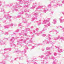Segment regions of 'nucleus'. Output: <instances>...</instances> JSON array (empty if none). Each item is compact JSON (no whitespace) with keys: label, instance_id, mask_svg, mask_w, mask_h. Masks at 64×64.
Listing matches in <instances>:
<instances>
[{"label":"nucleus","instance_id":"obj_1","mask_svg":"<svg viewBox=\"0 0 64 64\" xmlns=\"http://www.w3.org/2000/svg\"><path fill=\"white\" fill-rule=\"evenodd\" d=\"M24 36H28V38H24V40L23 39H22V38H23V37L22 36L21 37H19L18 39V40L17 41L18 43L17 44V45H20V46H22V44L23 43H24L26 44V45H27L28 44V42H26V40H27L28 39H32V38L33 37V35L31 36H28L27 35V34L26 33H25L24 34Z\"/></svg>","mask_w":64,"mask_h":64},{"label":"nucleus","instance_id":"obj_2","mask_svg":"<svg viewBox=\"0 0 64 64\" xmlns=\"http://www.w3.org/2000/svg\"><path fill=\"white\" fill-rule=\"evenodd\" d=\"M5 6L7 7L9 6L10 7H12V12L13 13H14L15 11L16 12L18 11V9L17 8L18 7L21 8L22 7L19 4H17L16 3L11 4L10 5L8 4L5 5Z\"/></svg>","mask_w":64,"mask_h":64},{"label":"nucleus","instance_id":"obj_3","mask_svg":"<svg viewBox=\"0 0 64 64\" xmlns=\"http://www.w3.org/2000/svg\"><path fill=\"white\" fill-rule=\"evenodd\" d=\"M0 10H0V12H3L4 14V18H6V19H9V21H11V19H10V18L12 17V16H9L8 13L6 12L5 10L3 8H0Z\"/></svg>","mask_w":64,"mask_h":64},{"label":"nucleus","instance_id":"obj_4","mask_svg":"<svg viewBox=\"0 0 64 64\" xmlns=\"http://www.w3.org/2000/svg\"><path fill=\"white\" fill-rule=\"evenodd\" d=\"M3 56L4 57L5 59L2 60V62H0V64H6L7 60H8V58L10 57V56L7 52H4L3 55Z\"/></svg>","mask_w":64,"mask_h":64},{"label":"nucleus","instance_id":"obj_5","mask_svg":"<svg viewBox=\"0 0 64 64\" xmlns=\"http://www.w3.org/2000/svg\"><path fill=\"white\" fill-rule=\"evenodd\" d=\"M14 40H15V39L14 38V37L12 38L10 40V42H11V43H10V45L11 47H13V46L14 47H16L17 45H15L13 42Z\"/></svg>","mask_w":64,"mask_h":64},{"label":"nucleus","instance_id":"obj_6","mask_svg":"<svg viewBox=\"0 0 64 64\" xmlns=\"http://www.w3.org/2000/svg\"><path fill=\"white\" fill-rule=\"evenodd\" d=\"M32 15H35L31 19V21H34L35 19H37V16H37L38 15V13L33 12L32 13Z\"/></svg>","mask_w":64,"mask_h":64},{"label":"nucleus","instance_id":"obj_7","mask_svg":"<svg viewBox=\"0 0 64 64\" xmlns=\"http://www.w3.org/2000/svg\"><path fill=\"white\" fill-rule=\"evenodd\" d=\"M14 25V24H9L8 25H5L4 26L5 29H8L10 27H12V26Z\"/></svg>","mask_w":64,"mask_h":64},{"label":"nucleus","instance_id":"obj_8","mask_svg":"<svg viewBox=\"0 0 64 64\" xmlns=\"http://www.w3.org/2000/svg\"><path fill=\"white\" fill-rule=\"evenodd\" d=\"M32 5L35 7H38V6H40V2L38 3V4L36 2H34Z\"/></svg>","mask_w":64,"mask_h":64},{"label":"nucleus","instance_id":"obj_9","mask_svg":"<svg viewBox=\"0 0 64 64\" xmlns=\"http://www.w3.org/2000/svg\"><path fill=\"white\" fill-rule=\"evenodd\" d=\"M29 30H30V29L26 28L25 30H22V32H23L24 33V34L25 33V32H27V31H29Z\"/></svg>","mask_w":64,"mask_h":64},{"label":"nucleus","instance_id":"obj_10","mask_svg":"<svg viewBox=\"0 0 64 64\" xmlns=\"http://www.w3.org/2000/svg\"><path fill=\"white\" fill-rule=\"evenodd\" d=\"M18 57H17L15 58H11V60L12 61H16L18 59Z\"/></svg>","mask_w":64,"mask_h":64},{"label":"nucleus","instance_id":"obj_11","mask_svg":"<svg viewBox=\"0 0 64 64\" xmlns=\"http://www.w3.org/2000/svg\"><path fill=\"white\" fill-rule=\"evenodd\" d=\"M36 59V58H35V57H34L32 58V61H34V62H33L34 64H37V63L34 62V61H35L36 60L34 59Z\"/></svg>","mask_w":64,"mask_h":64},{"label":"nucleus","instance_id":"obj_12","mask_svg":"<svg viewBox=\"0 0 64 64\" xmlns=\"http://www.w3.org/2000/svg\"><path fill=\"white\" fill-rule=\"evenodd\" d=\"M5 44V42H4L2 40H0V45H4Z\"/></svg>","mask_w":64,"mask_h":64},{"label":"nucleus","instance_id":"obj_13","mask_svg":"<svg viewBox=\"0 0 64 64\" xmlns=\"http://www.w3.org/2000/svg\"><path fill=\"white\" fill-rule=\"evenodd\" d=\"M22 22L23 23H26L27 22V20L26 19V18H22Z\"/></svg>","mask_w":64,"mask_h":64},{"label":"nucleus","instance_id":"obj_14","mask_svg":"<svg viewBox=\"0 0 64 64\" xmlns=\"http://www.w3.org/2000/svg\"><path fill=\"white\" fill-rule=\"evenodd\" d=\"M12 50V48H5L4 50H2L4 51H7V50H9L10 51H11V50Z\"/></svg>","mask_w":64,"mask_h":64},{"label":"nucleus","instance_id":"obj_15","mask_svg":"<svg viewBox=\"0 0 64 64\" xmlns=\"http://www.w3.org/2000/svg\"><path fill=\"white\" fill-rule=\"evenodd\" d=\"M35 32V30H31L30 32V34H31L32 35V34H34V33Z\"/></svg>","mask_w":64,"mask_h":64},{"label":"nucleus","instance_id":"obj_16","mask_svg":"<svg viewBox=\"0 0 64 64\" xmlns=\"http://www.w3.org/2000/svg\"><path fill=\"white\" fill-rule=\"evenodd\" d=\"M2 2H3V4H4V5H5V1L2 2V1L0 0V6H1L2 5Z\"/></svg>","mask_w":64,"mask_h":64},{"label":"nucleus","instance_id":"obj_17","mask_svg":"<svg viewBox=\"0 0 64 64\" xmlns=\"http://www.w3.org/2000/svg\"><path fill=\"white\" fill-rule=\"evenodd\" d=\"M21 56H22V57H24V56H26V57L27 58L28 57V56H27V54H25V52L23 54H22V55H20Z\"/></svg>","mask_w":64,"mask_h":64},{"label":"nucleus","instance_id":"obj_18","mask_svg":"<svg viewBox=\"0 0 64 64\" xmlns=\"http://www.w3.org/2000/svg\"><path fill=\"white\" fill-rule=\"evenodd\" d=\"M31 62L29 60H27L26 61V62L25 63V64H28L29 63H30Z\"/></svg>","mask_w":64,"mask_h":64},{"label":"nucleus","instance_id":"obj_19","mask_svg":"<svg viewBox=\"0 0 64 64\" xmlns=\"http://www.w3.org/2000/svg\"><path fill=\"white\" fill-rule=\"evenodd\" d=\"M28 43H32V44H33V40L32 39V38H30V40H29V41L28 42Z\"/></svg>","mask_w":64,"mask_h":64},{"label":"nucleus","instance_id":"obj_20","mask_svg":"<svg viewBox=\"0 0 64 64\" xmlns=\"http://www.w3.org/2000/svg\"><path fill=\"white\" fill-rule=\"evenodd\" d=\"M36 7L37 8L36 10V11H38L39 9H40V6H37Z\"/></svg>","mask_w":64,"mask_h":64},{"label":"nucleus","instance_id":"obj_21","mask_svg":"<svg viewBox=\"0 0 64 64\" xmlns=\"http://www.w3.org/2000/svg\"><path fill=\"white\" fill-rule=\"evenodd\" d=\"M19 56V59L20 60H23V57H22V56L20 55Z\"/></svg>","mask_w":64,"mask_h":64},{"label":"nucleus","instance_id":"obj_22","mask_svg":"<svg viewBox=\"0 0 64 64\" xmlns=\"http://www.w3.org/2000/svg\"><path fill=\"white\" fill-rule=\"evenodd\" d=\"M24 11L25 12H29V10L27 9H26L24 10Z\"/></svg>","mask_w":64,"mask_h":64},{"label":"nucleus","instance_id":"obj_23","mask_svg":"<svg viewBox=\"0 0 64 64\" xmlns=\"http://www.w3.org/2000/svg\"><path fill=\"white\" fill-rule=\"evenodd\" d=\"M3 23L4 24H7L8 22H7V20H4L3 21Z\"/></svg>","mask_w":64,"mask_h":64},{"label":"nucleus","instance_id":"obj_24","mask_svg":"<svg viewBox=\"0 0 64 64\" xmlns=\"http://www.w3.org/2000/svg\"><path fill=\"white\" fill-rule=\"evenodd\" d=\"M24 8H26L27 7V8H28V7H29V5L28 4V5H26L25 6H24Z\"/></svg>","mask_w":64,"mask_h":64},{"label":"nucleus","instance_id":"obj_25","mask_svg":"<svg viewBox=\"0 0 64 64\" xmlns=\"http://www.w3.org/2000/svg\"><path fill=\"white\" fill-rule=\"evenodd\" d=\"M4 35H6V36H7V35H8L9 33H8V32H6L5 33H4Z\"/></svg>","mask_w":64,"mask_h":64},{"label":"nucleus","instance_id":"obj_26","mask_svg":"<svg viewBox=\"0 0 64 64\" xmlns=\"http://www.w3.org/2000/svg\"><path fill=\"white\" fill-rule=\"evenodd\" d=\"M36 35H37L38 36H39V35H40V33H35Z\"/></svg>","mask_w":64,"mask_h":64},{"label":"nucleus","instance_id":"obj_27","mask_svg":"<svg viewBox=\"0 0 64 64\" xmlns=\"http://www.w3.org/2000/svg\"><path fill=\"white\" fill-rule=\"evenodd\" d=\"M35 8V7L32 5V7L30 8V9H34Z\"/></svg>","mask_w":64,"mask_h":64},{"label":"nucleus","instance_id":"obj_28","mask_svg":"<svg viewBox=\"0 0 64 64\" xmlns=\"http://www.w3.org/2000/svg\"><path fill=\"white\" fill-rule=\"evenodd\" d=\"M35 47H36L35 46H32V48L30 49V50H31L32 49H34V48Z\"/></svg>","mask_w":64,"mask_h":64},{"label":"nucleus","instance_id":"obj_29","mask_svg":"<svg viewBox=\"0 0 64 64\" xmlns=\"http://www.w3.org/2000/svg\"><path fill=\"white\" fill-rule=\"evenodd\" d=\"M24 13V12H23V11H22L21 12L18 13V14H23Z\"/></svg>","mask_w":64,"mask_h":64},{"label":"nucleus","instance_id":"obj_30","mask_svg":"<svg viewBox=\"0 0 64 64\" xmlns=\"http://www.w3.org/2000/svg\"><path fill=\"white\" fill-rule=\"evenodd\" d=\"M21 17V15H19L18 14L17 16V17L18 18H20V17Z\"/></svg>","mask_w":64,"mask_h":64},{"label":"nucleus","instance_id":"obj_31","mask_svg":"<svg viewBox=\"0 0 64 64\" xmlns=\"http://www.w3.org/2000/svg\"><path fill=\"white\" fill-rule=\"evenodd\" d=\"M18 27H20V26H21V23H20L18 24Z\"/></svg>","mask_w":64,"mask_h":64},{"label":"nucleus","instance_id":"obj_32","mask_svg":"<svg viewBox=\"0 0 64 64\" xmlns=\"http://www.w3.org/2000/svg\"><path fill=\"white\" fill-rule=\"evenodd\" d=\"M8 38H4V40H5V39L6 40H8Z\"/></svg>","mask_w":64,"mask_h":64},{"label":"nucleus","instance_id":"obj_33","mask_svg":"<svg viewBox=\"0 0 64 64\" xmlns=\"http://www.w3.org/2000/svg\"><path fill=\"white\" fill-rule=\"evenodd\" d=\"M19 30L18 29L17 30L15 31V32H18V31Z\"/></svg>","mask_w":64,"mask_h":64},{"label":"nucleus","instance_id":"obj_34","mask_svg":"<svg viewBox=\"0 0 64 64\" xmlns=\"http://www.w3.org/2000/svg\"><path fill=\"white\" fill-rule=\"evenodd\" d=\"M28 46H32V44H29L28 45Z\"/></svg>","mask_w":64,"mask_h":64},{"label":"nucleus","instance_id":"obj_35","mask_svg":"<svg viewBox=\"0 0 64 64\" xmlns=\"http://www.w3.org/2000/svg\"><path fill=\"white\" fill-rule=\"evenodd\" d=\"M16 18H17V17L16 16H14V17L12 18L14 19H16Z\"/></svg>","mask_w":64,"mask_h":64},{"label":"nucleus","instance_id":"obj_36","mask_svg":"<svg viewBox=\"0 0 64 64\" xmlns=\"http://www.w3.org/2000/svg\"><path fill=\"white\" fill-rule=\"evenodd\" d=\"M0 31H1V32L2 33V34H4V32L2 31L1 30H0Z\"/></svg>","mask_w":64,"mask_h":64},{"label":"nucleus","instance_id":"obj_37","mask_svg":"<svg viewBox=\"0 0 64 64\" xmlns=\"http://www.w3.org/2000/svg\"><path fill=\"white\" fill-rule=\"evenodd\" d=\"M20 4H24V2H23L21 1V2H20Z\"/></svg>","mask_w":64,"mask_h":64},{"label":"nucleus","instance_id":"obj_38","mask_svg":"<svg viewBox=\"0 0 64 64\" xmlns=\"http://www.w3.org/2000/svg\"><path fill=\"white\" fill-rule=\"evenodd\" d=\"M23 52V53H25V52H26V50L24 49Z\"/></svg>","mask_w":64,"mask_h":64},{"label":"nucleus","instance_id":"obj_39","mask_svg":"<svg viewBox=\"0 0 64 64\" xmlns=\"http://www.w3.org/2000/svg\"><path fill=\"white\" fill-rule=\"evenodd\" d=\"M13 34H14V35H16L15 32H13Z\"/></svg>","mask_w":64,"mask_h":64},{"label":"nucleus","instance_id":"obj_40","mask_svg":"<svg viewBox=\"0 0 64 64\" xmlns=\"http://www.w3.org/2000/svg\"><path fill=\"white\" fill-rule=\"evenodd\" d=\"M18 0V1L19 2H21V1H22V0Z\"/></svg>","mask_w":64,"mask_h":64},{"label":"nucleus","instance_id":"obj_41","mask_svg":"<svg viewBox=\"0 0 64 64\" xmlns=\"http://www.w3.org/2000/svg\"><path fill=\"white\" fill-rule=\"evenodd\" d=\"M25 48L26 49V50L28 49V47H26Z\"/></svg>","mask_w":64,"mask_h":64},{"label":"nucleus","instance_id":"obj_42","mask_svg":"<svg viewBox=\"0 0 64 64\" xmlns=\"http://www.w3.org/2000/svg\"><path fill=\"white\" fill-rule=\"evenodd\" d=\"M26 16H28V15H29V14H28L27 13H26Z\"/></svg>","mask_w":64,"mask_h":64},{"label":"nucleus","instance_id":"obj_43","mask_svg":"<svg viewBox=\"0 0 64 64\" xmlns=\"http://www.w3.org/2000/svg\"><path fill=\"white\" fill-rule=\"evenodd\" d=\"M20 52V53H23V51L22 52V51H21Z\"/></svg>","mask_w":64,"mask_h":64},{"label":"nucleus","instance_id":"obj_44","mask_svg":"<svg viewBox=\"0 0 64 64\" xmlns=\"http://www.w3.org/2000/svg\"><path fill=\"white\" fill-rule=\"evenodd\" d=\"M36 31H37L39 30V29L37 28H36Z\"/></svg>","mask_w":64,"mask_h":64},{"label":"nucleus","instance_id":"obj_45","mask_svg":"<svg viewBox=\"0 0 64 64\" xmlns=\"http://www.w3.org/2000/svg\"><path fill=\"white\" fill-rule=\"evenodd\" d=\"M37 46H39V45H40V44H37Z\"/></svg>","mask_w":64,"mask_h":64},{"label":"nucleus","instance_id":"obj_46","mask_svg":"<svg viewBox=\"0 0 64 64\" xmlns=\"http://www.w3.org/2000/svg\"><path fill=\"white\" fill-rule=\"evenodd\" d=\"M19 34V36H21V35H22V34L20 33L19 34Z\"/></svg>","mask_w":64,"mask_h":64},{"label":"nucleus","instance_id":"obj_47","mask_svg":"<svg viewBox=\"0 0 64 64\" xmlns=\"http://www.w3.org/2000/svg\"><path fill=\"white\" fill-rule=\"evenodd\" d=\"M28 17H30V16H31V15H30V14H28Z\"/></svg>","mask_w":64,"mask_h":64},{"label":"nucleus","instance_id":"obj_48","mask_svg":"<svg viewBox=\"0 0 64 64\" xmlns=\"http://www.w3.org/2000/svg\"><path fill=\"white\" fill-rule=\"evenodd\" d=\"M40 23H39V24H38V26H39V25H40Z\"/></svg>","mask_w":64,"mask_h":64},{"label":"nucleus","instance_id":"obj_49","mask_svg":"<svg viewBox=\"0 0 64 64\" xmlns=\"http://www.w3.org/2000/svg\"><path fill=\"white\" fill-rule=\"evenodd\" d=\"M16 53H17V52H18V50H17V51L16 50Z\"/></svg>","mask_w":64,"mask_h":64},{"label":"nucleus","instance_id":"obj_50","mask_svg":"<svg viewBox=\"0 0 64 64\" xmlns=\"http://www.w3.org/2000/svg\"><path fill=\"white\" fill-rule=\"evenodd\" d=\"M31 28H32H32H33V26H32L31 27Z\"/></svg>","mask_w":64,"mask_h":64},{"label":"nucleus","instance_id":"obj_51","mask_svg":"<svg viewBox=\"0 0 64 64\" xmlns=\"http://www.w3.org/2000/svg\"><path fill=\"white\" fill-rule=\"evenodd\" d=\"M18 64H21L20 63H19Z\"/></svg>","mask_w":64,"mask_h":64},{"label":"nucleus","instance_id":"obj_52","mask_svg":"<svg viewBox=\"0 0 64 64\" xmlns=\"http://www.w3.org/2000/svg\"><path fill=\"white\" fill-rule=\"evenodd\" d=\"M3 19L2 18H0V20H2Z\"/></svg>","mask_w":64,"mask_h":64},{"label":"nucleus","instance_id":"obj_53","mask_svg":"<svg viewBox=\"0 0 64 64\" xmlns=\"http://www.w3.org/2000/svg\"><path fill=\"white\" fill-rule=\"evenodd\" d=\"M23 0V1H25V0Z\"/></svg>","mask_w":64,"mask_h":64},{"label":"nucleus","instance_id":"obj_54","mask_svg":"<svg viewBox=\"0 0 64 64\" xmlns=\"http://www.w3.org/2000/svg\"><path fill=\"white\" fill-rule=\"evenodd\" d=\"M1 26V24H0V26Z\"/></svg>","mask_w":64,"mask_h":64},{"label":"nucleus","instance_id":"obj_55","mask_svg":"<svg viewBox=\"0 0 64 64\" xmlns=\"http://www.w3.org/2000/svg\"><path fill=\"white\" fill-rule=\"evenodd\" d=\"M9 12V13H10V12Z\"/></svg>","mask_w":64,"mask_h":64},{"label":"nucleus","instance_id":"obj_56","mask_svg":"<svg viewBox=\"0 0 64 64\" xmlns=\"http://www.w3.org/2000/svg\"><path fill=\"white\" fill-rule=\"evenodd\" d=\"M28 25H29V24H28Z\"/></svg>","mask_w":64,"mask_h":64},{"label":"nucleus","instance_id":"obj_57","mask_svg":"<svg viewBox=\"0 0 64 64\" xmlns=\"http://www.w3.org/2000/svg\"><path fill=\"white\" fill-rule=\"evenodd\" d=\"M0 51H1V50H0Z\"/></svg>","mask_w":64,"mask_h":64}]
</instances>
